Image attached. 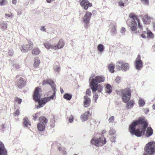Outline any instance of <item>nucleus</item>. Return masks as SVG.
I'll return each mask as SVG.
<instances>
[{
	"label": "nucleus",
	"mask_w": 155,
	"mask_h": 155,
	"mask_svg": "<svg viewBox=\"0 0 155 155\" xmlns=\"http://www.w3.org/2000/svg\"><path fill=\"white\" fill-rule=\"evenodd\" d=\"M0 155H7V150L2 142L0 143Z\"/></svg>",
	"instance_id": "dca6fc26"
},
{
	"label": "nucleus",
	"mask_w": 155,
	"mask_h": 155,
	"mask_svg": "<svg viewBox=\"0 0 155 155\" xmlns=\"http://www.w3.org/2000/svg\"><path fill=\"white\" fill-rule=\"evenodd\" d=\"M28 42V44L26 45H22L20 49L21 51L26 52L29 51L30 50L33 48V42L31 41L27 40Z\"/></svg>",
	"instance_id": "9b49d317"
},
{
	"label": "nucleus",
	"mask_w": 155,
	"mask_h": 155,
	"mask_svg": "<svg viewBox=\"0 0 155 155\" xmlns=\"http://www.w3.org/2000/svg\"><path fill=\"white\" fill-rule=\"evenodd\" d=\"M147 35L148 37L151 38L153 37V34L150 31L147 29Z\"/></svg>",
	"instance_id": "473e14b6"
},
{
	"label": "nucleus",
	"mask_w": 155,
	"mask_h": 155,
	"mask_svg": "<svg viewBox=\"0 0 155 155\" xmlns=\"http://www.w3.org/2000/svg\"><path fill=\"white\" fill-rule=\"evenodd\" d=\"M153 133V130L151 127H147L146 130V136L147 137H149L151 136Z\"/></svg>",
	"instance_id": "4be33fe9"
},
{
	"label": "nucleus",
	"mask_w": 155,
	"mask_h": 155,
	"mask_svg": "<svg viewBox=\"0 0 155 155\" xmlns=\"http://www.w3.org/2000/svg\"><path fill=\"white\" fill-rule=\"evenodd\" d=\"M145 112H146V113H147L149 111V110L147 109H145Z\"/></svg>",
	"instance_id": "680f3d73"
},
{
	"label": "nucleus",
	"mask_w": 155,
	"mask_h": 155,
	"mask_svg": "<svg viewBox=\"0 0 155 155\" xmlns=\"http://www.w3.org/2000/svg\"><path fill=\"white\" fill-rule=\"evenodd\" d=\"M106 133V131L105 130H103V131H102V134H104V133Z\"/></svg>",
	"instance_id": "0e129e2a"
},
{
	"label": "nucleus",
	"mask_w": 155,
	"mask_h": 155,
	"mask_svg": "<svg viewBox=\"0 0 155 155\" xmlns=\"http://www.w3.org/2000/svg\"><path fill=\"white\" fill-rule=\"evenodd\" d=\"M116 137L113 136L110 138V140L112 142H115Z\"/></svg>",
	"instance_id": "3c124183"
},
{
	"label": "nucleus",
	"mask_w": 155,
	"mask_h": 155,
	"mask_svg": "<svg viewBox=\"0 0 155 155\" xmlns=\"http://www.w3.org/2000/svg\"><path fill=\"white\" fill-rule=\"evenodd\" d=\"M40 52V49L37 48H35L32 51V54L33 55H37Z\"/></svg>",
	"instance_id": "bb28decb"
},
{
	"label": "nucleus",
	"mask_w": 155,
	"mask_h": 155,
	"mask_svg": "<svg viewBox=\"0 0 155 155\" xmlns=\"http://www.w3.org/2000/svg\"><path fill=\"white\" fill-rule=\"evenodd\" d=\"M145 17L147 19H151V17L148 16L147 15H145Z\"/></svg>",
	"instance_id": "6e6d98bb"
},
{
	"label": "nucleus",
	"mask_w": 155,
	"mask_h": 155,
	"mask_svg": "<svg viewBox=\"0 0 155 155\" xmlns=\"http://www.w3.org/2000/svg\"><path fill=\"white\" fill-rule=\"evenodd\" d=\"M97 88H96L97 89L96 91L97 90L98 92H101L102 90V86L100 85H98L97 84Z\"/></svg>",
	"instance_id": "4c0bfd02"
},
{
	"label": "nucleus",
	"mask_w": 155,
	"mask_h": 155,
	"mask_svg": "<svg viewBox=\"0 0 155 155\" xmlns=\"http://www.w3.org/2000/svg\"><path fill=\"white\" fill-rule=\"evenodd\" d=\"M84 107H87L90 105L91 100L87 96L84 97Z\"/></svg>",
	"instance_id": "a211bd4d"
},
{
	"label": "nucleus",
	"mask_w": 155,
	"mask_h": 155,
	"mask_svg": "<svg viewBox=\"0 0 155 155\" xmlns=\"http://www.w3.org/2000/svg\"><path fill=\"white\" fill-rule=\"evenodd\" d=\"M43 85H45L46 84H48L50 85L52 89H55V85L53 81L50 80H45L43 81Z\"/></svg>",
	"instance_id": "4468645a"
},
{
	"label": "nucleus",
	"mask_w": 155,
	"mask_h": 155,
	"mask_svg": "<svg viewBox=\"0 0 155 155\" xmlns=\"http://www.w3.org/2000/svg\"><path fill=\"white\" fill-rule=\"evenodd\" d=\"M135 67V68L139 70L143 66V62L141 60L140 55L138 54L134 61Z\"/></svg>",
	"instance_id": "9d476101"
},
{
	"label": "nucleus",
	"mask_w": 155,
	"mask_h": 155,
	"mask_svg": "<svg viewBox=\"0 0 155 155\" xmlns=\"http://www.w3.org/2000/svg\"><path fill=\"white\" fill-rule=\"evenodd\" d=\"M106 92L110 94L112 92V87L111 85L107 84L106 87Z\"/></svg>",
	"instance_id": "a878e982"
},
{
	"label": "nucleus",
	"mask_w": 155,
	"mask_h": 155,
	"mask_svg": "<svg viewBox=\"0 0 155 155\" xmlns=\"http://www.w3.org/2000/svg\"><path fill=\"white\" fill-rule=\"evenodd\" d=\"M91 93V90L90 89H87L86 91L87 95L90 96Z\"/></svg>",
	"instance_id": "09e8293b"
},
{
	"label": "nucleus",
	"mask_w": 155,
	"mask_h": 155,
	"mask_svg": "<svg viewBox=\"0 0 155 155\" xmlns=\"http://www.w3.org/2000/svg\"><path fill=\"white\" fill-rule=\"evenodd\" d=\"M139 104L140 107H143L145 105V102L142 99H140L139 101Z\"/></svg>",
	"instance_id": "72a5a7b5"
},
{
	"label": "nucleus",
	"mask_w": 155,
	"mask_h": 155,
	"mask_svg": "<svg viewBox=\"0 0 155 155\" xmlns=\"http://www.w3.org/2000/svg\"><path fill=\"white\" fill-rule=\"evenodd\" d=\"M110 28H111V31L112 33L114 34L115 33L116 31L115 25H111Z\"/></svg>",
	"instance_id": "c9c22d12"
},
{
	"label": "nucleus",
	"mask_w": 155,
	"mask_h": 155,
	"mask_svg": "<svg viewBox=\"0 0 155 155\" xmlns=\"http://www.w3.org/2000/svg\"><path fill=\"white\" fill-rule=\"evenodd\" d=\"M114 116H111L109 118L108 121L109 123H113L114 122Z\"/></svg>",
	"instance_id": "a18cd8bd"
},
{
	"label": "nucleus",
	"mask_w": 155,
	"mask_h": 155,
	"mask_svg": "<svg viewBox=\"0 0 155 155\" xmlns=\"http://www.w3.org/2000/svg\"><path fill=\"white\" fill-rule=\"evenodd\" d=\"M15 67H16V68L17 69H18L19 68V65H17V66H16V65H15Z\"/></svg>",
	"instance_id": "052dcab7"
},
{
	"label": "nucleus",
	"mask_w": 155,
	"mask_h": 155,
	"mask_svg": "<svg viewBox=\"0 0 155 155\" xmlns=\"http://www.w3.org/2000/svg\"><path fill=\"white\" fill-rule=\"evenodd\" d=\"M44 45L47 49H52L54 50V45H51L48 41H45L44 43Z\"/></svg>",
	"instance_id": "6ab92c4d"
},
{
	"label": "nucleus",
	"mask_w": 155,
	"mask_h": 155,
	"mask_svg": "<svg viewBox=\"0 0 155 155\" xmlns=\"http://www.w3.org/2000/svg\"><path fill=\"white\" fill-rule=\"evenodd\" d=\"M61 92V94H63L64 92V91L63 89L61 88H60Z\"/></svg>",
	"instance_id": "13d9d810"
},
{
	"label": "nucleus",
	"mask_w": 155,
	"mask_h": 155,
	"mask_svg": "<svg viewBox=\"0 0 155 155\" xmlns=\"http://www.w3.org/2000/svg\"><path fill=\"white\" fill-rule=\"evenodd\" d=\"M8 28V24L5 21H3L0 23V28L3 31L7 29Z\"/></svg>",
	"instance_id": "aec40b11"
},
{
	"label": "nucleus",
	"mask_w": 155,
	"mask_h": 155,
	"mask_svg": "<svg viewBox=\"0 0 155 155\" xmlns=\"http://www.w3.org/2000/svg\"><path fill=\"white\" fill-rule=\"evenodd\" d=\"M54 69L55 72L57 73H59L61 71V68L59 66L54 65Z\"/></svg>",
	"instance_id": "7c9ffc66"
},
{
	"label": "nucleus",
	"mask_w": 155,
	"mask_h": 155,
	"mask_svg": "<svg viewBox=\"0 0 155 155\" xmlns=\"http://www.w3.org/2000/svg\"><path fill=\"white\" fill-rule=\"evenodd\" d=\"M7 54L8 55L10 56H13L14 54L13 50L12 48H9Z\"/></svg>",
	"instance_id": "f704fd0d"
},
{
	"label": "nucleus",
	"mask_w": 155,
	"mask_h": 155,
	"mask_svg": "<svg viewBox=\"0 0 155 155\" xmlns=\"http://www.w3.org/2000/svg\"><path fill=\"white\" fill-rule=\"evenodd\" d=\"M39 120V122L37 124L38 129L39 131H42L45 129V124L47 123L48 120L44 117H42L40 118Z\"/></svg>",
	"instance_id": "1a4fd4ad"
},
{
	"label": "nucleus",
	"mask_w": 155,
	"mask_h": 155,
	"mask_svg": "<svg viewBox=\"0 0 155 155\" xmlns=\"http://www.w3.org/2000/svg\"><path fill=\"white\" fill-rule=\"evenodd\" d=\"M118 4L120 6L124 7V3L123 2L122 0H120L118 2Z\"/></svg>",
	"instance_id": "49530a36"
},
{
	"label": "nucleus",
	"mask_w": 155,
	"mask_h": 155,
	"mask_svg": "<svg viewBox=\"0 0 155 155\" xmlns=\"http://www.w3.org/2000/svg\"><path fill=\"white\" fill-rule=\"evenodd\" d=\"M152 107L153 109L154 110H155V105H153Z\"/></svg>",
	"instance_id": "e2e57ef3"
},
{
	"label": "nucleus",
	"mask_w": 155,
	"mask_h": 155,
	"mask_svg": "<svg viewBox=\"0 0 155 155\" xmlns=\"http://www.w3.org/2000/svg\"><path fill=\"white\" fill-rule=\"evenodd\" d=\"M20 114V111L18 109H17L15 113L14 116L15 117L16 116L18 117V115Z\"/></svg>",
	"instance_id": "8fccbe9b"
},
{
	"label": "nucleus",
	"mask_w": 155,
	"mask_h": 155,
	"mask_svg": "<svg viewBox=\"0 0 155 155\" xmlns=\"http://www.w3.org/2000/svg\"><path fill=\"white\" fill-rule=\"evenodd\" d=\"M126 31L125 28L124 27H122L120 29V33H121L123 34Z\"/></svg>",
	"instance_id": "603ef678"
},
{
	"label": "nucleus",
	"mask_w": 155,
	"mask_h": 155,
	"mask_svg": "<svg viewBox=\"0 0 155 155\" xmlns=\"http://www.w3.org/2000/svg\"><path fill=\"white\" fill-rule=\"evenodd\" d=\"M7 3V0H0V6L6 5Z\"/></svg>",
	"instance_id": "e433bc0d"
},
{
	"label": "nucleus",
	"mask_w": 155,
	"mask_h": 155,
	"mask_svg": "<svg viewBox=\"0 0 155 155\" xmlns=\"http://www.w3.org/2000/svg\"><path fill=\"white\" fill-rule=\"evenodd\" d=\"M143 21L144 22L145 24H146V23L145 22V21H144V20H143Z\"/></svg>",
	"instance_id": "338daca9"
},
{
	"label": "nucleus",
	"mask_w": 155,
	"mask_h": 155,
	"mask_svg": "<svg viewBox=\"0 0 155 155\" xmlns=\"http://www.w3.org/2000/svg\"><path fill=\"white\" fill-rule=\"evenodd\" d=\"M153 28H154V30H155V22L153 23Z\"/></svg>",
	"instance_id": "69168bd1"
},
{
	"label": "nucleus",
	"mask_w": 155,
	"mask_h": 155,
	"mask_svg": "<svg viewBox=\"0 0 155 155\" xmlns=\"http://www.w3.org/2000/svg\"><path fill=\"white\" fill-rule=\"evenodd\" d=\"M153 47L154 48H155V45L153 46Z\"/></svg>",
	"instance_id": "774afa93"
},
{
	"label": "nucleus",
	"mask_w": 155,
	"mask_h": 155,
	"mask_svg": "<svg viewBox=\"0 0 155 155\" xmlns=\"http://www.w3.org/2000/svg\"><path fill=\"white\" fill-rule=\"evenodd\" d=\"M52 90L53 91V93L51 95L47 97H45L40 100L41 95L40 91L41 88L38 87L36 88L34 92L33 98L35 101L38 102V106H37V108L43 107L46 103L53 100L55 97V89Z\"/></svg>",
	"instance_id": "f03ea898"
},
{
	"label": "nucleus",
	"mask_w": 155,
	"mask_h": 155,
	"mask_svg": "<svg viewBox=\"0 0 155 155\" xmlns=\"http://www.w3.org/2000/svg\"><path fill=\"white\" fill-rule=\"evenodd\" d=\"M92 15V14L91 13L88 11H87L83 17L82 21L86 26L89 23Z\"/></svg>",
	"instance_id": "f8f14e48"
},
{
	"label": "nucleus",
	"mask_w": 155,
	"mask_h": 155,
	"mask_svg": "<svg viewBox=\"0 0 155 155\" xmlns=\"http://www.w3.org/2000/svg\"><path fill=\"white\" fill-rule=\"evenodd\" d=\"M148 123L143 118L133 122L130 126L129 131L132 135H135L138 137H140L142 134L145 132L148 126Z\"/></svg>",
	"instance_id": "f257e3e1"
},
{
	"label": "nucleus",
	"mask_w": 155,
	"mask_h": 155,
	"mask_svg": "<svg viewBox=\"0 0 155 155\" xmlns=\"http://www.w3.org/2000/svg\"><path fill=\"white\" fill-rule=\"evenodd\" d=\"M141 2L146 5H148L149 4L148 0H141Z\"/></svg>",
	"instance_id": "c03bdc74"
},
{
	"label": "nucleus",
	"mask_w": 155,
	"mask_h": 155,
	"mask_svg": "<svg viewBox=\"0 0 155 155\" xmlns=\"http://www.w3.org/2000/svg\"><path fill=\"white\" fill-rule=\"evenodd\" d=\"M26 84L25 81L21 77H20L18 81L17 85L18 87L20 89H21L24 87Z\"/></svg>",
	"instance_id": "f3484780"
},
{
	"label": "nucleus",
	"mask_w": 155,
	"mask_h": 155,
	"mask_svg": "<svg viewBox=\"0 0 155 155\" xmlns=\"http://www.w3.org/2000/svg\"><path fill=\"white\" fill-rule=\"evenodd\" d=\"M143 155H152L155 152V142L150 141L147 143L144 147Z\"/></svg>",
	"instance_id": "423d86ee"
},
{
	"label": "nucleus",
	"mask_w": 155,
	"mask_h": 155,
	"mask_svg": "<svg viewBox=\"0 0 155 155\" xmlns=\"http://www.w3.org/2000/svg\"><path fill=\"white\" fill-rule=\"evenodd\" d=\"M114 65L112 62H111L108 65V69L109 71L111 73L114 72Z\"/></svg>",
	"instance_id": "b1692460"
},
{
	"label": "nucleus",
	"mask_w": 155,
	"mask_h": 155,
	"mask_svg": "<svg viewBox=\"0 0 155 155\" xmlns=\"http://www.w3.org/2000/svg\"><path fill=\"white\" fill-rule=\"evenodd\" d=\"M74 119V116L72 115H71L68 117V121L70 123H72Z\"/></svg>",
	"instance_id": "a19ab883"
},
{
	"label": "nucleus",
	"mask_w": 155,
	"mask_h": 155,
	"mask_svg": "<svg viewBox=\"0 0 155 155\" xmlns=\"http://www.w3.org/2000/svg\"><path fill=\"white\" fill-rule=\"evenodd\" d=\"M24 124L25 126L27 127H28L29 126H30L31 125L30 122L27 118L24 119Z\"/></svg>",
	"instance_id": "cd10ccee"
},
{
	"label": "nucleus",
	"mask_w": 155,
	"mask_h": 155,
	"mask_svg": "<svg viewBox=\"0 0 155 155\" xmlns=\"http://www.w3.org/2000/svg\"><path fill=\"white\" fill-rule=\"evenodd\" d=\"M106 143V138L101 137L98 139L93 137L91 141V144L97 146H102L105 144Z\"/></svg>",
	"instance_id": "6e6552de"
},
{
	"label": "nucleus",
	"mask_w": 155,
	"mask_h": 155,
	"mask_svg": "<svg viewBox=\"0 0 155 155\" xmlns=\"http://www.w3.org/2000/svg\"><path fill=\"white\" fill-rule=\"evenodd\" d=\"M89 112H85L83 114H82L81 116V119L82 121H85L88 118Z\"/></svg>",
	"instance_id": "412c9836"
},
{
	"label": "nucleus",
	"mask_w": 155,
	"mask_h": 155,
	"mask_svg": "<svg viewBox=\"0 0 155 155\" xmlns=\"http://www.w3.org/2000/svg\"><path fill=\"white\" fill-rule=\"evenodd\" d=\"M93 93L94 94L93 97V99L94 100L95 102H96L98 98V95L97 93H96V92H94V93Z\"/></svg>",
	"instance_id": "58836bf2"
},
{
	"label": "nucleus",
	"mask_w": 155,
	"mask_h": 155,
	"mask_svg": "<svg viewBox=\"0 0 155 155\" xmlns=\"http://www.w3.org/2000/svg\"><path fill=\"white\" fill-rule=\"evenodd\" d=\"M119 94L122 97L123 101L127 103L129 101L131 95L130 89L128 87L120 90L119 92Z\"/></svg>",
	"instance_id": "39448f33"
},
{
	"label": "nucleus",
	"mask_w": 155,
	"mask_h": 155,
	"mask_svg": "<svg viewBox=\"0 0 155 155\" xmlns=\"http://www.w3.org/2000/svg\"><path fill=\"white\" fill-rule=\"evenodd\" d=\"M105 80V77L102 75L97 76L95 78H93L91 76L89 78V81H90V85L92 92L94 93L96 92L97 86L98 83H100L104 82Z\"/></svg>",
	"instance_id": "20e7f679"
},
{
	"label": "nucleus",
	"mask_w": 155,
	"mask_h": 155,
	"mask_svg": "<svg viewBox=\"0 0 155 155\" xmlns=\"http://www.w3.org/2000/svg\"><path fill=\"white\" fill-rule=\"evenodd\" d=\"M15 101L17 102L18 104H20L21 102L22 99L18 97H16Z\"/></svg>",
	"instance_id": "37998d69"
},
{
	"label": "nucleus",
	"mask_w": 155,
	"mask_h": 155,
	"mask_svg": "<svg viewBox=\"0 0 155 155\" xmlns=\"http://www.w3.org/2000/svg\"><path fill=\"white\" fill-rule=\"evenodd\" d=\"M120 77L119 76H117L116 78L115 81L118 84L120 82Z\"/></svg>",
	"instance_id": "de8ad7c7"
},
{
	"label": "nucleus",
	"mask_w": 155,
	"mask_h": 155,
	"mask_svg": "<svg viewBox=\"0 0 155 155\" xmlns=\"http://www.w3.org/2000/svg\"><path fill=\"white\" fill-rule=\"evenodd\" d=\"M127 103V104L126 107V108L128 109H130L134 106V102L133 100H130Z\"/></svg>",
	"instance_id": "393cba45"
},
{
	"label": "nucleus",
	"mask_w": 155,
	"mask_h": 155,
	"mask_svg": "<svg viewBox=\"0 0 155 155\" xmlns=\"http://www.w3.org/2000/svg\"><path fill=\"white\" fill-rule=\"evenodd\" d=\"M117 70L118 71L122 70L123 71H126L129 70L130 66L128 63L122 61L117 62L116 64Z\"/></svg>",
	"instance_id": "0eeeda50"
},
{
	"label": "nucleus",
	"mask_w": 155,
	"mask_h": 155,
	"mask_svg": "<svg viewBox=\"0 0 155 155\" xmlns=\"http://www.w3.org/2000/svg\"><path fill=\"white\" fill-rule=\"evenodd\" d=\"M79 2L81 5L85 10H87L88 8L92 6V3L88 0H79Z\"/></svg>",
	"instance_id": "ddd939ff"
},
{
	"label": "nucleus",
	"mask_w": 155,
	"mask_h": 155,
	"mask_svg": "<svg viewBox=\"0 0 155 155\" xmlns=\"http://www.w3.org/2000/svg\"><path fill=\"white\" fill-rule=\"evenodd\" d=\"M129 17L131 19V20L128 23V24L131 31L134 33H136L137 24L140 30H142V26L140 24V20L137 16L134 14L131 13L130 14Z\"/></svg>",
	"instance_id": "7ed1b4c3"
},
{
	"label": "nucleus",
	"mask_w": 155,
	"mask_h": 155,
	"mask_svg": "<svg viewBox=\"0 0 155 155\" xmlns=\"http://www.w3.org/2000/svg\"><path fill=\"white\" fill-rule=\"evenodd\" d=\"M12 0V3L15 5L17 2V0Z\"/></svg>",
	"instance_id": "4d7b16f0"
},
{
	"label": "nucleus",
	"mask_w": 155,
	"mask_h": 155,
	"mask_svg": "<svg viewBox=\"0 0 155 155\" xmlns=\"http://www.w3.org/2000/svg\"><path fill=\"white\" fill-rule=\"evenodd\" d=\"M40 29L42 31L46 32V29L45 26H41L40 28Z\"/></svg>",
	"instance_id": "864d4df0"
},
{
	"label": "nucleus",
	"mask_w": 155,
	"mask_h": 155,
	"mask_svg": "<svg viewBox=\"0 0 155 155\" xmlns=\"http://www.w3.org/2000/svg\"><path fill=\"white\" fill-rule=\"evenodd\" d=\"M40 60L38 57H36L34 59V66L35 68H37L39 65Z\"/></svg>",
	"instance_id": "5701e85b"
},
{
	"label": "nucleus",
	"mask_w": 155,
	"mask_h": 155,
	"mask_svg": "<svg viewBox=\"0 0 155 155\" xmlns=\"http://www.w3.org/2000/svg\"><path fill=\"white\" fill-rule=\"evenodd\" d=\"M52 0H46L47 2L48 3H50L52 1Z\"/></svg>",
	"instance_id": "bf43d9fd"
},
{
	"label": "nucleus",
	"mask_w": 155,
	"mask_h": 155,
	"mask_svg": "<svg viewBox=\"0 0 155 155\" xmlns=\"http://www.w3.org/2000/svg\"><path fill=\"white\" fill-rule=\"evenodd\" d=\"M65 45L64 40L61 39L59 40L58 44L55 45H54V50L62 48Z\"/></svg>",
	"instance_id": "2eb2a0df"
},
{
	"label": "nucleus",
	"mask_w": 155,
	"mask_h": 155,
	"mask_svg": "<svg viewBox=\"0 0 155 155\" xmlns=\"http://www.w3.org/2000/svg\"><path fill=\"white\" fill-rule=\"evenodd\" d=\"M146 31H144L143 32V34H141L140 35V36H141L143 38H146V35H144V34H146Z\"/></svg>",
	"instance_id": "5fc2aeb1"
},
{
	"label": "nucleus",
	"mask_w": 155,
	"mask_h": 155,
	"mask_svg": "<svg viewBox=\"0 0 155 155\" xmlns=\"http://www.w3.org/2000/svg\"><path fill=\"white\" fill-rule=\"evenodd\" d=\"M72 95L68 93L65 94L63 96L64 99L67 100H70L72 98Z\"/></svg>",
	"instance_id": "c756f323"
},
{
	"label": "nucleus",
	"mask_w": 155,
	"mask_h": 155,
	"mask_svg": "<svg viewBox=\"0 0 155 155\" xmlns=\"http://www.w3.org/2000/svg\"><path fill=\"white\" fill-rule=\"evenodd\" d=\"M97 49L100 52H102L104 49V46L103 45L100 44L98 45Z\"/></svg>",
	"instance_id": "2f4dec72"
},
{
	"label": "nucleus",
	"mask_w": 155,
	"mask_h": 155,
	"mask_svg": "<svg viewBox=\"0 0 155 155\" xmlns=\"http://www.w3.org/2000/svg\"><path fill=\"white\" fill-rule=\"evenodd\" d=\"M5 18L7 19H8L9 18H12L14 16L13 14L11 12H9L8 13H5Z\"/></svg>",
	"instance_id": "c85d7f7f"
},
{
	"label": "nucleus",
	"mask_w": 155,
	"mask_h": 155,
	"mask_svg": "<svg viewBox=\"0 0 155 155\" xmlns=\"http://www.w3.org/2000/svg\"><path fill=\"white\" fill-rule=\"evenodd\" d=\"M40 115V113H38L35 114H34L33 115V119L34 120H36L37 118Z\"/></svg>",
	"instance_id": "ea45409f"
},
{
	"label": "nucleus",
	"mask_w": 155,
	"mask_h": 155,
	"mask_svg": "<svg viewBox=\"0 0 155 155\" xmlns=\"http://www.w3.org/2000/svg\"><path fill=\"white\" fill-rule=\"evenodd\" d=\"M116 133L115 130L113 129H111L109 132V134L110 135H114Z\"/></svg>",
	"instance_id": "79ce46f5"
}]
</instances>
